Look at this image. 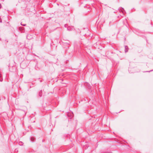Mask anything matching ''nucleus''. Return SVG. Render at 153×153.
Here are the masks:
<instances>
[{"label": "nucleus", "mask_w": 153, "mask_h": 153, "mask_svg": "<svg viewBox=\"0 0 153 153\" xmlns=\"http://www.w3.org/2000/svg\"><path fill=\"white\" fill-rule=\"evenodd\" d=\"M1 4H0V8H1Z\"/></svg>", "instance_id": "nucleus-1"}]
</instances>
